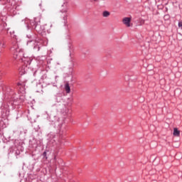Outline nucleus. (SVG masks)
<instances>
[{
  "mask_svg": "<svg viewBox=\"0 0 182 182\" xmlns=\"http://www.w3.org/2000/svg\"><path fill=\"white\" fill-rule=\"evenodd\" d=\"M131 22H132V18L130 17H125L122 19V23H124V25H125V26H127V28H130Z\"/></svg>",
  "mask_w": 182,
  "mask_h": 182,
  "instance_id": "4",
  "label": "nucleus"
},
{
  "mask_svg": "<svg viewBox=\"0 0 182 182\" xmlns=\"http://www.w3.org/2000/svg\"><path fill=\"white\" fill-rule=\"evenodd\" d=\"M178 28H180V29H182V21L178 22Z\"/></svg>",
  "mask_w": 182,
  "mask_h": 182,
  "instance_id": "10",
  "label": "nucleus"
},
{
  "mask_svg": "<svg viewBox=\"0 0 182 182\" xmlns=\"http://www.w3.org/2000/svg\"><path fill=\"white\" fill-rule=\"evenodd\" d=\"M63 9L60 10V12L63 14H66L68 12V7L66 6V4H63Z\"/></svg>",
  "mask_w": 182,
  "mask_h": 182,
  "instance_id": "5",
  "label": "nucleus"
},
{
  "mask_svg": "<svg viewBox=\"0 0 182 182\" xmlns=\"http://www.w3.org/2000/svg\"><path fill=\"white\" fill-rule=\"evenodd\" d=\"M43 156H46V151L43 153Z\"/></svg>",
  "mask_w": 182,
  "mask_h": 182,
  "instance_id": "11",
  "label": "nucleus"
},
{
  "mask_svg": "<svg viewBox=\"0 0 182 182\" xmlns=\"http://www.w3.org/2000/svg\"><path fill=\"white\" fill-rule=\"evenodd\" d=\"M102 16L104 18H109V16H110V12L107 11H105L102 13Z\"/></svg>",
  "mask_w": 182,
  "mask_h": 182,
  "instance_id": "6",
  "label": "nucleus"
},
{
  "mask_svg": "<svg viewBox=\"0 0 182 182\" xmlns=\"http://www.w3.org/2000/svg\"><path fill=\"white\" fill-rule=\"evenodd\" d=\"M95 2L97 1V0H94Z\"/></svg>",
  "mask_w": 182,
  "mask_h": 182,
  "instance_id": "12",
  "label": "nucleus"
},
{
  "mask_svg": "<svg viewBox=\"0 0 182 182\" xmlns=\"http://www.w3.org/2000/svg\"><path fill=\"white\" fill-rule=\"evenodd\" d=\"M65 89L67 93H70V86H69V84H65Z\"/></svg>",
  "mask_w": 182,
  "mask_h": 182,
  "instance_id": "7",
  "label": "nucleus"
},
{
  "mask_svg": "<svg viewBox=\"0 0 182 182\" xmlns=\"http://www.w3.org/2000/svg\"><path fill=\"white\" fill-rule=\"evenodd\" d=\"M24 22L26 25H27V29H36V31L38 32V33H42V32H46V28H45V27H42V26H41L39 23H37L35 25V23L31 22V20H29V18H26L24 20Z\"/></svg>",
  "mask_w": 182,
  "mask_h": 182,
  "instance_id": "2",
  "label": "nucleus"
},
{
  "mask_svg": "<svg viewBox=\"0 0 182 182\" xmlns=\"http://www.w3.org/2000/svg\"><path fill=\"white\" fill-rule=\"evenodd\" d=\"M41 43H42V41H39L38 38L35 41H31L27 42V45H33V49H37L38 51H39V49H41Z\"/></svg>",
  "mask_w": 182,
  "mask_h": 182,
  "instance_id": "3",
  "label": "nucleus"
},
{
  "mask_svg": "<svg viewBox=\"0 0 182 182\" xmlns=\"http://www.w3.org/2000/svg\"><path fill=\"white\" fill-rule=\"evenodd\" d=\"M12 50H14V59H21L22 62H24V63H28V65H31V62H32V59L31 58H26L23 56V51L21 50L20 48H16L15 50V48H12Z\"/></svg>",
  "mask_w": 182,
  "mask_h": 182,
  "instance_id": "1",
  "label": "nucleus"
},
{
  "mask_svg": "<svg viewBox=\"0 0 182 182\" xmlns=\"http://www.w3.org/2000/svg\"><path fill=\"white\" fill-rule=\"evenodd\" d=\"M8 33H10V35L12 36L15 33V31L12 30H8Z\"/></svg>",
  "mask_w": 182,
  "mask_h": 182,
  "instance_id": "9",
  "label": "nucleus"
},
{
  "mask_svg": "<svg viewBox=\"0 0 182 182\" xmlns=\"http://www.w3.org/2000/svg\"><path fill=\"white\" fill-rule=\"evenodd\" d=\"M173 136H180V131H178L177 128H174L173 129Z\"/></svg>",
  "mask_w": 182,
  "mask_h": 182,
  "instance_id": "8",
  "label": "nucleus"
}]
</instances>
